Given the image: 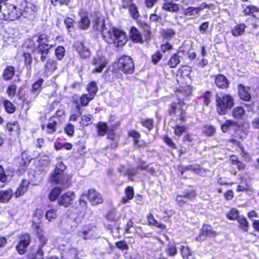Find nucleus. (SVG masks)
<instances>
[{"mask_svg":"<svg viewBox=\"0 0 259 259\" xmlns=\"http://www.w3.org/2000/svg\"><path fill=\"white\" fill-rule=\"evenodd\" d=\"M37 8L24 0H0V19L14 21L21 16L29 20H33Z\"/></svg>","mask_w":259,"mask_h":259,"instance_id":"nucleus-1","label":"nucleus"},{"mask_svg":"<svg viewBox=\"0 0 259 259\" xmlns=\"http://www.w3.org/2000/svg\"><path fill=\"white\" fill-rule=\"evenodd\" d=\"M93 28L95 30L102 32V36L109 44H113L116 47H122L127 41L125 33L121 30L108 27L104 23V18L97 16L94 21Z\"/></svg>","mask_w":259,"mask_h":259,"instance_id":"nucleus-2","label":"nucleus"},{"mask_svg":"<svg viewBox=\"0 0 259 259\" xmlns=\"http://www.w3.org/2000/svg\"><path fill=\"white\" fill-rule=\"evenodd\" d=\"M36 37L37 44H34L32 48L35 56H39L40 60L41 62H44L47 57L50 50L54 47V44L46 34H40L38 36H35L33 38Z\"/></svg>","mask_w":259,"mask_h":259,"instance_id":"nucleus-3","label":"nucleus"},{"mask_svg":"<svg viewBox=\"0 0 259 259\" xmlns=\"http://www.w3.org/2000/svg\"><path fill=\"white\" fill-rule=\"evenodd\" d=\"M215 103L218 113L224 115L234 106V99L229 94L220 93L215 95Z\"/></svg>","mask_w":259,"mask_h":259,"instance_id":"nucleus-4","label":"nucleus"},{"mask_svg":"<svg viewBox=\"0 0 259 259\" xmlns=\"http://www.w3.org/2000/svg\"><path fill=\"white\" fill-rule=\"evenodd\" d=\"M66 167L62 162H59L56 166L54 172L51 174L50 181L56 184L61 185L64 188L69 187L70 185V177L63 172Z\"/></svg>","mask_w":259,"mask_h":259,"instance_id":"nucleus-5","label":"nucleus"},{"mask_svg":"<svg viewBox=\"0 0 259 259\" xmlns=\"http://www.w3.org/2000/svg\"><path fill=\"white\" fill-rule=\"evenodd\" d=\"M119 69L124 73L132 74L134 72L135 66L132 59L127 56L119 58L118 62Z\"/></svg>","mask_w":259,"mask_h":259,"instance_id":"nucleus-6","label":"nucleus"},{"mask_svg":"<svg viewBox=\"0 0 259 259\" xmlns=\"http://www.w3.org/2000/svg\"><path fill=\"white\" fill-rule=\"evenodd\" d=\"M97 227L92 225L84 226L81 230L78 233V236L84 240L96 238L99 237L96 232Z\"/></svg>","mask_w":259,"mask_h":259,"instance_id":"nucleus-7","label":"nucleus"},{"mask_svg":"<svg viewBox=\"0 0 259 259\" xmlns=\"http://www.w3.org/2000/svg\"><path fill=\"white\" fill-rule=\"evenodd\" d=\"M217 232L213 230L212 227L208 225H203L201 229L199 234L196 237L197 241L201 242L204 241L207 237H214L217 236Z\"/></svg>","mask_w":259,"mask_h":259,"instance_id":"nucleus-8","label":"nucleus"},{"mask_svg":"<svg viewBox=\"0 0 259 259\" xmlns=\"http://www.w3.org/2000/svg\"><path fill=\"white\" fill-rule=\"evenodd\" d=\"M182 103L179 102L178 103H172L170 104L169 109V114L171 115L172 114H177L179 117L178 119L181 121L185 120L186 112L182 108Z\"/></svg>","mask_w":259,"mask_h":259,"instance_id":"nucleus-9","label":"nucleus"},{"mask_svg":"<svg viewBox=\"0 0 259 259\" xmlns=\"http://www.w3.org/2000/svg\"><path fill=\"white\" fill-rule=\"evenodd\" d=\"M107 60L106 58L97 54L92 61V64L95 66L92 71L93 73H100L102 71L103 68L106 66Z\"/></svg>","mask_w":259,"mask_h":259,"instance_id":"nucleus-10","label":"nucleus"},{"mask_svg":"<svg viewBox=\"0 0 259 259\" xmlns=\"http://www.w3.org/2000/svg\"><path fill=\"white\" fill-rule=\"evenodd\" d=\"M75 198V195L73 192L68 191L59 197L58 204L67 207L73 203Z\"/></svg>","mask_w":259,"mask_h":259,"instance_id":"nucleus-11","label":"nucleus"},{"mask_svg":"<svg viewBox=\"0 0 259 259\" xmlns=\"http://www.w3.org/2000/svg\"><path fill=\"white\" fill-rule=\"evenodd\" d=\"M88 198L93 205H97L103 202L102 195L95 189H90L88 193Z\"/></svg>","mask_w":259,"mask_h":259,"instance_id":"nucleus-12","label":"nucleus"},{"mask_svg":"<svg viewBox=\"0 0 259 259\" xmlns=\"http://www.w3.org/2000/svg\"><path fill=\"white\" fill-rule=\"evenodd\" d=\"M33 227L39 242V245L44 246L47 243L48 239L45 235L43 230L36 223L33 222Z\"/></svg>","mask_w":259,"mask_h":259,"instance_id":"nucleus-13","label":"nucleus"},{"mask_svg":"<svg viewBox=\"0 0 259 259\" xmlns=\"http://www.w3.org/2000/svg\"><path fill=\"white\" fill-rule=\"evenodd\" d=\"M215 84L220 89H225L228 88L229 82L227 78L222 74L214 76Z\"/></svg>","mask_w":259,"mask_h":259,"instance_id":"nucleus-14","label":"nucleus"},{"mask_svg":"<svg viewBox=\"0 0 259 259\" xmlns=\"http://www.w3.org/2000/svg\"><path fill=\"white\" fill-rule=\"evenodd\" d=\"M248 90V88H245L242 84L238 85V93L241 99L246 101L250 100L251 97Z\"/></svg>","mask_w":259,"mask_h":259,"instance_id":"nucleus-15","label":"nucleus"},{"mask_svg":"<svg viewBox=\"0 0 259 259\" xmlns=\"http://www.w3.org/2000/svg\"><path fill=\"white\" fill-rule=\"evenodd\" d=\"M165 3L162 6V9L171 12H177L179 10V6L175 3H172V1H164Z\"/></svg>","mask_w":259,"mask_h":259,"instance_id":"nucleus-16","label":"nucleus"},{"mask_svg":"<svg viewBox=\"0 0 259 259\" xmlns=\"http://www.w3.org/2000/svg\"><path fill=\"white\" fill-rule=\"evenodd\" d=\"M13 191L11 189L0 191V202H8L12 197Z\"/></svg>","mask_w":259,"mask_h":259,"instance_id":"nucleus-17","label":"nucleus"},{"mask_svg":"<svg viewBox=\"0 0 259 259\" xmlns=\"http://www.w3.org/2000/svg\"><path fill=\"white\" fill-rule=\"evenodd\" d=\"M199 11L197 7H190L184 9V14L185 16H190L193 18L198 16Z\"/></svg>","mask_w":259,"mask_h":259,"instance_id":"nucleus-18","label":"nucleus"},{"mask_svg":"<svg viewBox=\"0 0 259 259\" xmlns=\"http://www.w3.org/2000/svg\"><path fill=\"white\" fill-rule=\"evenodd\" d=\"M130 37L136 42H140L142 39V36L139 30L135 27H133L130 30Z\"/></svg>","mask_w":259,"mask_h":259,"instance_id":"nucleus-19","label":"nucleus"},{"mask_svg":"<svg viewBox=\"0 0 259 259\" xmlns=\"http://www.w3.org/2000/svg\"><path fill=\"white\" fill-rule=\"evenodd\" d=\"M246 26L244 24H239L235 26L232 29V34L234 36H238L242 35L244 33V29Z\"/></svg>","mask_w":259,"mask_h":259,"instance_id":"nucleus-20","label":"nucleus"},{"mask_svg":"<svg viewBox=\"0 0 259 259\" xmlns=\"http://www.w3.org/2000/svg\"><path fill=\"white\" fill-rule=\"evenodd\" d=\"M15 68L12 66L7 67L4 71L3 77L5 80L11 79L15 74Z\"/></svg>","mask_w":259,"mask_h":259,"instance_id":"nucleus-21","label":"nucleus"},{"mask_svg":"<svg viewBox=\"0 0 259 259\" xmlns=\"http://www.w3.org/2000/svg\"><path fill=\"white\" fill-rule=\"evenodd\" d=\"M125 196L122 197L121 202L126 203L128 200L132 199L134 196V189L132 187H128L125 190Z\"/></svg>","mask_w":259,"mask_h":259,"instance_id":"nucleus-22","label":"nucleus"},{"mask_svg":"<svg viewBox=\"0 0 259 259\" xmlns=\"http://www.w3.org/2000/svg\"><path fill=\"white\" fill-rule=\"evenodd\" d=\"M245 112L243 108L238 106L234 108L232 114L235 118L241 119L244 115Z\"/></svg>","mask_w":259,"mask_h":259,"instance_id":"nucleus-23","label":"nucleus"},{"mask_svg":"<svg viewBox=\"0 0 259 259\" xmlns=\"http://www.w3.org/2000/svg\"><path fill=\"white\" fill-rule=\"evenodd\" d=\"M237 122L232 120H227L221 126V129L223 133H226L227 131L232 127H235Z\"/></svg>","mask_w":259,"mask_h":259,"instance_id":"nucleus-24","label":"nucleus"},{"mask_svg":"<svg viewBox=\"0 0 259 259\" xmlns=\"http://www.w3.org/2000/svg\"><path fill=\"white\" fill-rule=\"evenodd\" d=\"M147 219L150 224L158 227L161 230L165 229V226L163 224L158 222V221L154 218L153 214H149L147 216Z\"/></svg>","mask_w":259,"mask_h":259,"instance_id":"nucleus-25","label":"nucleus"},{"mask_svg":"<svg viewBox=\"0 0 259 259\" xmlns=\"http://www.w3.org/2000/svg\"><path fill=\"white\" fill-rule=\"evenodd\" d=\"M180 57L178 54H174L172 55L169 61L168 62V65L170 68H175L180 63Z\"/></svg>","mask_w":259,"mask_h":259,"instance_id":"nucleus-26","label":"nucleus"},{"mask_svg":"<svg viewBox=\"0 0 259 259\" xmlns=\"http://www.w3.org/2000/svg\"><path fill=\"white\" fill-rule=\"evenodd\" d=\"M57 63L53 59H48L45 65L46 69L48 71H54L57 69Z\"/></svg>","mask_w":259,"mask_h":259,"instance_id":"nucleus-27","label":"nucleus"},{"mask_svg":"<svg viewBox=\"0 0 259 259\" xmlns=\"http://www.w3.org/2000/svg\"><path fill=\"white\" fill-rule=\"evenodd\" d=\"M176 34V32L172 29H163L161 32V35L163 38L170 39Z\"/></svg>","mask_w":259,"mask_h":259,"instance_id":"nucleus-28","label":"nucleus"},{"mask_svg":"<svg viewBox=\"0 0 259 259\" xmlns=\"http://www.w3.org/2000/svg\"><path fill=\"white\" fill-rule=\"evenodd\" d=\"M165 252L169 256H174L177 253V249L174 243H169L165 249Z\"/></svg>","mask_w":259,"mask_h":259,"instance_id":"nucleus-29","label":"nucleus"},{"mask_svg":"<svg viewBox=\"0 0 259 259\" xmlns=\"http://www.w3.org/2000/svg\"><path fill=\"white\" fill-rule=\"evenodd\" d=\"M61 189L59 187H55L53 188L49 196V199L51 201H55L57 198L58 197L59 195L61 193Z\"/></svg>","mask_w":259,"mask_h":259,"instance_id":"nucleus-30","label":"nucleus"},{"mask_svg":"<svg viewBox=\"0 0 259 259\" xmlns=\"http://www.w3.org/2000/svg\"><path fill=\"white\" fill-rule=\"evenodd\" d=\"M90 24L88 17L85 15H81V19L79 22V27L82 29H87Z\"/></svg>","mask_w":259,"mask_h":259,"instance_id":"nucleus-31","label":"nucleus"},{"mask_svg":"<svg viewBox=\"0 0 259 259\" xmlns=\"http://www.w3.org/2000/svg\"><path fill=\"white\" fill-rule=\"evenodd\" d=\"M9 171L5 170L3 166L0 165V181L2 182H6L11 179V176L9 175Z\"/></svg>","mask_w":259,"mask_h":259,"instance_id":"nucleus-32","label":"nucleus"},{"mask_svg":"<svg viewBox=\"0 0 259 259\" xmlns=\"http://www.w3.org/2000/svg\"><path fill=\"white\" fill-rule=\"evenodd\" d=\"M138 168H131L124 170L122 174L124 176H127L128 180H132L133 177L138 174Z\"/></svg>","mask_w":259,"mask_h":259,"instance_id":"nucleus-33","label":"nucleus"},{"mask_svg":"<svg viewBox=\"0 0 259 259\" xmlns=\"http://www.w3.org/2000/svg\"><path fill=\"white\" fill-rule=\"evenodd\" d=\"M87 90L89 93L88 95L92 96L93 98L98 91V88L96 83L95 82L90 83L88 85Z\"/></svg>","mask_w":259,"mask_h":259,"instance_id":"nucleus-34","label":"nucleus"},{"mask_svg":"<svg viewBox=\"0 0 259 259\" xmlns=\"http://www.w3.org/2000/svg\"><path fill=\"white\" fill-rule=\"evenodd\" d=\"M57 209L54 208H51L48 210L46 212V218L49 221L55 219L57 216Z\"/></svg>","mask_w":259,"mask_h":259,"instance_id":"nucleus-35","label":"nucleus"},{"mask_svg":"<svg viewBox=\"0 0 259 259\" xmlns=\"http://www.w3.org/2000/svg\"><path fill=\"white\" fill-rule=\"evenodd\" d=\"M237 220L239 227L243 230L247 231L249 225L246 218L244 217L240 216V217H238V219Z\"/></svg>","mask_w":259,"mask_h":259,"instance_id":"nucleus-36","label":"nucleus"},{"mask_svg":"<svg viewBox=\"0 0 259 259\" xmlns=\"http://www.w3.org/2000/svg\"><path fill=\"white\" fill-rule=\"evenodd\" d=\"M129 13L131 16V17L134 19H137L139 16V14L138 10V8L136 6V4L132 5V6L128 8Z\"/></svg>","mask_w":259,"mask_h":259,"instance_id":"nucleus-37","label":"nucleus"},{"mask_svg":"<svg viewBox=\"0 0 259 259\" xmlns=\"http://www.w3.org/2000/svg\"><path fill=\"white\" fill-rule=\"evenodd\" d=\"M7 127L9 132H15L17 133L19 130L18 123L14 122L13 123L9 122L7 124Z\"/></svg>","mask_w":259,"mask_h":259,"instance_id":"nucleus-38","label":"nucleus"},{"mask_svg":"<svg viewBox=\"0 0 259 259\" xmlns=\"http://www.w3.org/2000/svg\"><path fill=\"white\" fill-rule=\"evenodd\" d=\"M98 134L99 136H103L107 131V125L106 123L100 122L97 125Z\"/></svg>","mask_w":259,"mask_h":259,"instance_id":"nucleus-39","label":"nucleus"},{"mask_svg":"<svg viewBox=\"0 0 259 259\" xmlns=\"http://www.w3.org/2000/svg\"><path fill=\"white\" fill-rule=\"evenodd\" d=\"M175 134L177 136H181L186 131V127L184 125L176 124L174 127Z\"/></svg>","mask_w":259,"mask_h":259,"instance_id":"nucleus-40","label":"nucleus"},{"mask_svg":"<svg viewBox=\"0 0 259 259\" xmlns=\"http://www.w3.org/2000/svg\"><path fill=\"white\" fill-rule=\"evenodd\" d=\"M65 50L63 47L59 46L55 50V55L59 60H61L64 56Z\"/></svg>","mask_w":259,"mask_h":259,"instance_id":"nucleus-41","label":"nucleus"},{"mask_svg":"<svg viewBox=\"0 0 259 259\" xmlns=\"http://www.w3.org/2000/svg\"><path fill=\"white\" fill-rule=\"evenodd\" d=\"M43 82V79H40L35 82L32 86V92L38 94L41 90V87Z\"/></svg>","mask_w":259,"mask_h":259,"instance_id":"nucleus-42","label":"nucleus"},{"mask_svg":"<svg viewBox=\"0 0 259 259\" xmlns=\"http://www.w3.org/2000/svg\"><path fill=\"white\" fill-rule=\"evenodd\" d=\"M19 239L20 240L19 242L26 245L27 246L29 245L31 241L30 236L29 234L27 233L22 234L21 236H20Z\"/></svg>","mask_w":259,"mask_h":259,"instance_id":"nucleus-43","label":"nucleus"},{"mask_svg":"<svg viewBox=\"0 0 259 259\" xmlns=\"http://www.w3.org/2000/svg\"><path fill=\"white\" fill-rule=\"evenodd\" d=\"M181 253L184 257L190 259L192 252L188 246H183L181 248Z\"/></svg>","mask_w":259,"mask_h":259,"instance_id":"nucleus-44","label":"nucleus"},{"mask_svg":"<svg viewBox=\"0 0 259 259\" xmlns=\"http://www.w3.org/2000/svg\"><path fill=\"white\" fill-rule=\"evenodd\" d=\"M24 58L25 64L28 70L31 69L30 64L32 63V58L31 55L29 53H25L23 54Z\"/></svg>","mask_w":259,"mask_h":259,"instance_id":"nucleus-45","label":"nucleus"},{"mask_svg":"<svg viewBox=\"0 0 259 259\" xmlns=\"http://www.w3.org/2000/svg\"><path fill=\"white\" fill-rule=\"evenodd\" d=\"M93 99V97L89 96L88 94H84L82 95L80 97V101L82 105L85 106Z\"/></svg>","mask_w":259,"mask_h":259,"instance_id":"nucleus-46","label":"nucleus"},{"mask_svg":"<svg viewBox=\"0 0 259 259\" xmlns=\"http://www.w3.org/2000/svg\"><path fill=\"white\" fill-rule=\"evenodd\" d=\"M4 104L6 109V110L10 113H13L15 111V107L12 103L8 100H5L4 102Z\"/></svg>","mask_w":259,"mask_h":259,"instance_id":"nucleus-47","label":"nucleus"},{"mask_svg":"<svg viewBox=\"0 0 259 259\" xmlns=\"http://www.w3.org/2000/svg\"><path fill=\"white\" fill-rule=\"evenodd\" d=\"M258 9L253 6H247L244 10L245 15H252L254 13L257 12Z\"/></svg>","mask_w":259,"mask_h":259,"instance_id":"nucleus-48","label":"nucleus"},{"mask_svg":"<svg viewBox=\"0 0 259 259\" xmlns=\"http://www.w3.org/2000/svg\"><path fill=\"white\" fill-rule=\"evenodd\" d=\"M227 217L228 219L232 220H234L236 219L238 220V217H240V216H239L238 211L237 210L235 209H232L228 213Z\"/></svg>","mask_w":259,"mask_h":259,"instance_id":"nucleus-49","label":"nucleus"},{"mask_svg":"<svg viewBox=\"0 0 259 259\" xmlns=\"http://www.w3.org/2000/svg\"><path fill=\"white\" fill-rule=\"evenodd\" d=\"M57 123L55 121L50 122L47 125V132L49 134H52L56 131Z\"/></svg>","mask_w":259,"mask_h":259,"instance_id":"nucleus-50","label":"nucleus"},{"mask_svg":"<svg viewBox=\"0 0 259 259\" xmlns=\"http://www.w3.org/2000/svg\"><path fill=\"white\" fill-rule=\"evenodd\" d=\"M128 135L134 139L135 144L138 145V140L140 138V135L135 131H131L129 132Z\"/></svg>","mask_w":259,"mask_h":259,"instance_id":"nucleus-51","label":"nucleus"},{"mask_svg":"<svg viewBox=\"0 0 259 259\" xmlns=\"http://www.w3.org/2000/svg\"><path fill=\"white\" fill-rule=\"evenodd\" d=\"M27 246L26 245L19 242L16 246V249L19 254H23L25 252Z\"/></svg>","mask_w":259,"mask_h":259,"instance_id":"nucleus-52","label":"nucleus"},{"mask_svg":"<svg viewBox=\"0 0 259 259\" xmlns=\"http://www.w3.org/2000/svg\"><path fill=\"white\" fill-rule=\"evenodd\" d=\"M164 142L171 148H176V145L174 143L172 139L167 136H165L163 138Z\"/></svg>","mask_w":259,"mask_h":259,"instance_id":"nucleus-53","label":"nucleus"},{"mask_svg":"<svg viewBox=\"0 0 259 259\" xmlns=\"http://www.w3.org/2000/svg\"><path fill=\"white\" fill-rule=\"evenodd\" d=\"M91 115L88 114L83 115L81 118V124L84 125H88L90 124L91 123Z\"/></svg>","mask_w":259,"mask_h":259,"instance_id":"nucleus-54","label":"nucleus"},{"mask_svg":"<svg viewBox=\"0 0 259 259\" xmlns=\"http://www.w3.org/2000/svg\"><path fill=\"white\" fill-rule=\"evenodd\" d=\"M215 132V128L212 126H206L204 128V133L207 136H211Z\"/></svg>","mask_w":259,"mask_h":259,"instance_id":"nucleus-55","label":"nucleus"},{"mask_svg":"<svg viewBox=\"0 0 259 259\" xmlns=\"http://www.w3.org/2000/svg\"><path fill=\"white\" fill-rule=\"evenodd\" d=\"M64 24L66 28L69 29L73 27L74 20L70 17H67L64 20Z\"/></svg>","mask_w":259,"mask_h":259,"instance_id":"nucleus-56","label":"nucleus"},{"mask_svg":"<svg viewBox=\"0 0 259 259\" xmlns=\"http://www.w3.org/2000/svg\"><path fill=\"white\" fill-rule=\"evenodd\" d=\"M16 85L15 84H11L9 86L7 93L10 97H13L16 93Z\"/></svg>","mask_w":259,"mask_h":259,"instance_id":"nucleus-57","label":"nucleus"},{"mask_svg":"<svg viewBox=\"0 0 259 259\" xmlns=\"http://www.w3.org/2000/svg\"><path fill=\"white\" fill-rule=\"evenodd\" d=\"M116 246L121 250H126L128 248V246L125 241H118L116 243Z\"/></svg>","mask_w":259,"mask_h":259,"instance_id":"nucleus-58","label":"nucleus"},{"mask_svg":"<svg viewBox=\"0 0 259 259\" xmlns=\"http://www.w3.org/2000/svg\"><path fill=\"white\" fill-rule=\"evenodd\" d=\"M79 54L82 58L85 59L90 57V52L88 49L83 48L82 49L79 51Z\"/></svg>","mask_w":259,"mask_h":259,"instance_id":"nucleus-59","label":"nucleus"},{"mask_svg":"<svg viewBox=\"0 0 259 259\" xmlns=\"http://www.w3.org/2000/svg\"><path fill=\"white\" fill-rule=\"evenodd\" d=\"M208 22H204L200 25L199 30L202 34H205L206 32V30L208 28Z\"/></svg>","mask_w":259,"mask_h":259,"instance_id":"nucleus-60","label":"nucleus"},{"mask_svg":"<svg viewBox=\"0 0 259 259\" xmlns=\"http://www.w3.org/2000/svg\"><path fill=\"white\" fill-rule=\"evenodd\" d=\"M142 123L143 125V126L146 127L149 130H150L153 128V121L152 119H146L144 121H142Z\"/></svg>","mask_w":259,"mask_h":259,"instance_id":"nucleus-61","label":"nucleus"},{"mask_svg":"<svg viewBox=\"0 0 259 259\" xmlns=\"http://www.w3.org/2000/svg\"><path fill=\"white\" fill-rule=\"evenodd\" d=\"M122 7L124 9L129 8L134 5L133 0H121Z\"/></svg>","mask_w":259,"mask_h":259,"instance_id":"nucleus-62","label":"nucleus"},{"mask_svg":"<svg viewBox=\"0 0 259 259\" xmlns=\"http://www.w3.org/2000/svg\"><path fill=\"white\" fill-rule=\"evenodd\" d=\"M25 189L20 187H19L17 188V191L15 193V196L17 198L23 195L27 191Z\"/></svg>","mask_w":259,"mask_h":259,"instance_id":"nucleus-63","label":"nucleus"},{"mask_svg":"<svg viewBox=\"0 0 259 259\" xmlns=\"http://www.w3.org/2000/svg\"><path fill=\"white\" fill-rule=\"evenodd\" d=\"M196 194L195 191L193 190H191L190 191H186L183 193L184 197L188 199H191L194 197L196 196Z\"/></svg>","mask_w":259,"mask_h":259,"instance_id":"nucleus-64","label":"nucleus"}]
</instances>
